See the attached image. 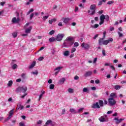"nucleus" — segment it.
<instances>
[{
    "instance_id": "20",
    "label": "nucleus",
    "mask_w": 126,
    "mask_h": 126,
    "mask_svg": "<svg viewBox=\"0 0 126 126\" xmlns=\"http://www.w3.org/2000/svg\"><path fill=\"white\" fill-rule=\"evenodd\" d=\"M35 65H36V62L33 61L31 65L29 66V68H30V69H31V68H33L35 66Z\"/></svg>"
},
{
    "instance_id": "12",
    "label": "nucleus",
    "mask_w": 126,
    "mask_h": 126,
    "mask_svg": "<svg viewBox=\"0 0 126 126\" xmlns=\"http://www.w3.org/2000/svg\"><path fill=\"white\" fill-rule=\"evenodd\" d=\"M92 108H94V109H99L100 106L99 105V103L98 102H97L95 103L92 106Z\"/></svg>"
},
{
    "instance_id": "16",
    "label": "nucleus",
    "mask_w": 126,
    "mask_h": 126,
    "mask_svg": "<svg viewBox=\"0 0 126 126\" xmlns=\"http://www.w3.org/2000/svg\"><path fill=\"white\" fill-rule=\"evenodd\" d=\"M98 103L99 105L100 108V107H104V101H103L102 100H99Z\"/></svg>"
},
{
    "instance_id": "48",
    "label": "nucleus",
    "mask_w": 126,
    "mask_h": 126,
    "mask_svg": "<svg viewBox=\"0 0 126 126\" xmlns=\"http://www.w3.org/2000/svg\"><path fill=\"white\" fill-rule=\"evenodd\" d=\"M110 68H112V70H116V68H115V66L113 65H110Z\"/></svg>"
},
{
    "instance_id": "25",
    "label": "nucleus",
    "mask_w": 126,
    "mask_h": 126,
    "mask_svg": "<svg viewBox=\"0 0 126 126\" xmlns=\"http://www.w3.org/2000/svg\"><path fill=\"white\" fill-rule=\"evenodd\" d=\"M32 74H34V75H38V70H35V71H32L31 72Z\"/></svg>"
},
{
    "instance_id": "52",
    "label": "nucleus",
    "mask_w": 126,
    "mask_h": 126,
    "mask_svg": "<svg viewBox=\"0 0 126 126\" xmlns=\"http://www.w3.org/2000/svg\"><path fill=\"white\" fill-rule=\"evenodd\" d=\"M95 83H96V84H99V83H100V80H99V79H97L95 81Z\"/></svg>"
},
{
    "instance_id": "27",
    "label": "nucleus",
    "mask_w": 126,
    "mask_h": 126,
    "mask_svg": "<svg viewBox=\"0 0 126 126\" xmlns=\"http://www.w3.org/2000/svg\"><path fill=\"white\" fill-rule=\"evenodd\" d=\"M106 21H109L110 20V17H109V15H105V19Z\"/></svg>"
},
{
    "instance_id": "4",
    "label": "nucleus",
    "mask_w": 126,
    "mask_h": 126,
    "mask_svg": "<svg viewBox=\"0 0 126 126\" xmlns=\"http://www.w3.org/2000/svg\"><path fill=\"white\" fill-rule=\"evenodd\" d=\"M63 37H64V34L59 33L56 36V41L61 42V41L63 40Z\"/></svg>"
},
{
    "instance_id": "41",
    "label": "nucleus",
    "mask_w": 126,
    "mask_h": 126,
    "mask_svg": "<svg viewBox=\"0 0 126 126\" xmlns=\"http://www.w3.org/2000/svg\"><path fill=\"white\" fill-rule=\"evenodd\" d=\"M84 110V108H81L80 109H78L77 113H80V112H82Z\"/></svg>"
},
{
    "instance_id": "19",
    "label": "nucleus",
    "mask_w": 126,
    "mask_h": 126,
    "mask_svg": "<svg viewBox=\"0 0 126 126\" xmlns=\"http://www.w3.org/2000/svg\"><path fill=\"white\" fill-rule=\"evenodd\" d=\"M18 21H19V19H16L15 17L13 18L12 19V22H13V23H17Z\"/></svg>"
},
{
    "instance_id": "34",
    "label": "nucleus",
    "mask_w": 126,
    "mask_h": 126,
    "mask_svg": "<svg viewBox=\"0 0 126 126\" xmlns=\"http://www.w3.org/2000/svg\"><path fill=\"white\" fill-rule=\"evenodd\" d=\"M76 51V49L74 47L72 48L71 50V53L72 54L73 53H74Z\"/></svg>"
},
{
    "instance_id": "32",
    "label": "nucleus",
    "mask_w": 126,
    "mask_h": 126,
    "mask_svg": "<svg viewBox=\"0 0 126 126\" xmlns=\"http://www.w3.org/2000/svg\"><path fill=\"white\" fill-rule=\"evenodd\" d=\"M12 115H13V109H12L9 112V116L11 117V116H12Z\"/></svg>"
},
{
    "instance_id": "14",
    "label": "nucleus",
    "mask_w": 126,
    "mask_h": 126,
    "mask_svg": "<svg viewBox=\"0 0 126 126\" xmlns=\"http://www.w3.org/2000/svg\"><path fill=\"white\" fill-rule=\"evenodd\" d=\"M63 22L65 24L68 23V22L70 21V19L69 18H63Z\"/></svg>"
},
{
    "instance_id": "46",
    "label": "nucleus",
    "mask_w": 126,
    "mask_h": 126,
    "mask_svg": "<svg viewBox=\"0 0 126 126\" xmlns=\"http://www.w3.org/2000/svg\"><path fill=\"white\" fill-rule=\"evenodd\" d=\"M48 18H49V16H44L42 18V19L45 21L46 20V19H48Z\"/></svg>"
},
{
    "instance_id": "28",
    "label": "nucleus",
    "mask_w": 126,
    "mask_h": 126,
    "mask_svg": "<svg viewBox=\"0 0 126 126\" xmlns=\"http://www.w3.org/2000/svg\"><path fill=\"white\" fill-rule=\"evenodd\" d=\"M34 11V9L33 8L31 9L28 12H27V15H29L31 12H33Z\"/></svg>"
},
{
    "instance_id": "30",
    "label": "nucleus",
    "mask_w": 126,
    "mask_h": 126,
    "mask_svg": "<svg viewBox=\"0 0 126 126\" xmlns=\"http://www.w3.org/2000/svg\"><path fill=\"white\" fill-rule=\"evenodd\" d=\"M63 68V67H58L55 69V70H58L59 72H60V70Z\"/></svg>"
},
{
    "instance_id": "51",
    "label": "nucleus",
    "mask_w": 126,
    "mask_h": 126,
    "mask_svg": "<svg viewBox=\"0 0 126 126\" xmlns=\"http://www.w3.org/2000/svg\"><path fill=\"white\" fill-rule=\"evenodd\" d=\"M34 16V13H32L30 15V19L32 20L33 17Z\"/></svg>"
},
{
    "instance_id": "55",
    "label": "nucleus",
    "mask_w": 126,
    "mask_h": 126,
    "mask_svg": "<svg viewBox=\"0 0 126 126\" xmlns=\"http://www.w3.org/2000/svg\"><path fill=\"white\" fill-rule=\"evenodd\" d=\"M102 4H103V2L101 0L99 1L98 5H102Z\"/></svg>"
},
{
    "instance_id": "2",
    "label": "nucleus",
    "mask_w": 126,
    "mask_h": 126,
    "mask_svg": "<svg viewBox=\"0 0 126 126\" xmlns=\"http://www.w3.org/2000/svg\"><path fill=\"white\" fill-rule=\"evenodd\" d=\"M26 91H27V87L25 86L22 87H19L18 88L16 89V92H17V93H18L19 92L25 93Z\"/></svg>"
},
{
    "instance_id": "13",
    "label": "nucleus",
    "mask_w": 126,
    "mask_h": 126,
    "mask_svg": "<svg viewBox=\"0 0 126 126\" xmlns=\"http://www.w3.org/2000/svg\"><path fill=\"white\" fill-rule=\"evenodd\" d=\"M103 43H104V38H99L98 40V44L99 46H102V45H103Z\"/></svg>"
},
{
    "instance_id": "57",
    "label": "nucleus",
    "mask_w": 126,
    "mask_h": 126,
    "mask_svg": "<svg viewBox=\"0 0 126 126\" xmlns=\"http://www.w3.org/2000/svg\"><path fill=\"white\" fill-rule=\"evenodd\" d=\"M0 5H1L2 6H3V5H4V4H5V2L3 1V2H1L0 3Z\"/></svg>"
},
{
    "instance_id": "11",
    "label": "nucleus",
    "mask_w": 126,
    "mask_h": 126,
    "mask_svg": "<svg viewBox=\"0 0 126 126\" xmlns=\"http://www.w3.org/2000/svg\"><path fill=\"white\" fill-rule=\"evenodd\" d=\"M23 108H24V106H23V105H21V103L19 102L17 106V108H16V111H17V110H22L23 109Z\"/></svg>"
},
{
    "instance_id": "37",
    "label": "nucleus",
    "mask_w": 126,
    "mask_h": 126,
    "mask_svg": "<svg viewBox=\"0 0 126 126\" xmlns=\"http://www.w3.org/2000/svg\"><path fill=\"white\" fill-rule=\"evenodd\" d=\"M68 92H69V93H73V89H72L71 88L68 89Z\"/></svg>"
},
{
    "instance_id": "40",
    "label": "nucleus",
    "mask_w": 126,
    "mask_h": 126,
    "mask_svg": "<svg viewBox=\"0 0 126 126\" xmlns=\"http://www.w3.org/2000/svg\"><path fill=\"white\" fill-rule=\"evenodd\" d=\"M53 34H55V31L52 30L49 32V35H53Z\"/></svg>"
},
{
    "instance_id": "58",
    "label": "nucleus",
    "mask_w": 126,
    "mask_h": 126,
    "mask_svg": "<svg viewBox=\"0 0 126 126\" xmlns=\"http://www.w3.org/2000/svg\"><path fill=\"white\" fill-rule=\"evenodd\" d=\"M114 2V1H109L107 2V4H112Z\"/></svg>"
},
{
    "instance_id": "17",
    "label": "nucleus",
    "mask_w": 126,
    "mask_h": 126,
    "mask_svg": "<svg viewBox=\"0 0 126 126\" xmlns=\"http://www.w3.org/2000/svg\"><path fill=\"white\" fill-rule=\"evenodd\" d=\"M31 30H32V27H30L28 29H26L25 32L27 34L31 33Z\"/></svg>"
},
{
    "instance_id": "63",
    "label": "nucleus",
    "mask_w": 126,
    "mask_h": 126,
    "mask_svg": "<svg viewBox=\"0 0 126 126\" xmlns=\"http://www.w3.org/2000/svg\"><path fill=\"white\" fill-rule=\"evenodd\" d=\"M103 12H104V11L100 10V11H98V13H99V14H102L103 13Z\"/></svg>"
},
{
    "instance_id": "35",
    "label": "nucleus",
    "mask_w": 126,
    "mask_h": 126,
    "mask_svg": "<svg viewBox=\"0 0 126 126\" xmlns=\"http://www.w3.org/2000/svg\"><path fill=\"white\" fill-rule=\"evenodd\" d=\"M89 90H88V89L87 88H84L83 89V92H88Z\"/></svg>"
},
{
    "instance_id": "22",
    "label": "nucleus",
    "mask_w": 126,
    "mask_h": 126,
    "mask_svg": "<svg viewBox=\"0 0 126 126\" xmlns=\"http://www.w3.org/2000/svg\"><path fill=\"white\" fill-rule=\"evenodd\" d=\"M63 55L64 57H68L69 56V51H65L63 52Z\"/></svg>"
},
{
    "instance_id": "47",
    "label": "nucleus",
    "mask_w": 126,
    "mask_h": 126,
    "mask_svg": "<svg viewBox=\"0 0 126 126\" xmlns=\"http://www.w3.org/2000/svg\"><path fill=\"white\" fill-rule=\"evenodd\" d=\"M118 34L119 37H123V33H122V32H118Z\"/></svg>"
},
{
    "instance_id": "38",
    "label": "nucleus",
    "mask_w": 126,
    "mask_h": 126,
    "mask_svg": "<svg viewBox=\"0 0 126 126\" xmlns=\"http://www.w3.org/2000/svg\"><path fill=\"white\" fill-rule=\"evenodd\" d=\"M108 44H109V43L108 42L107 39L105 40H104L103 45H105V46H107V45H108Z\"/></svg>"
},
{
    "instance_id": "60",
    "label": "nucleus",
    "mask_w": 126,
    "mask_h": 126,
    "mask_svg": "<svg viewBox=\"0 0 126 126\" xmlns=\"http://www.w3.org/2000/svg\"><path fill=\"white\" fill-rule=\"evenodd\" d=\"M25 96H27V94H25L24 95L21 96V98H24Z\"/></svg>"
},
{
    "instance_id": "21",
    "label": "nucleus",
    "mask_w": 126,
    "mask_h": 126,
    "mask_svg": "<svg viewBox=\"0 0 126 126\" xmlns=\"http://www.w3.org/2000/svg\"><path fill=\"white\" fill-rule=\"evenodd\" d=\"M65 81V78H61L59 81V84H63L64 83V82Z\"/></svg>"
},
{
    "instance_id": "43",
    "label": "nucleus",
    "mask_w": 126,
    "mask_h": 126,
    "mask_svg": "<svg viewBox=\"0 0 126 126\" xmlns=\"http://www.w3.org/2000/svg\"><path fill=\"white\" fill-rule=\"evenodd\" d=\"M78 46H79L78 42H76L74 43V47H78Z\"/></svg>"
},
{
    "instance_id": "18",
    "label": "nucleus",
    "mask_w": 126,
    "mask_h": 126,
    "mask_svg": "<svg viewBox=\"0 0 126 126\" xmlns=\"http://www.w3.org/2000/svg\"><path fill=\"white\" fill-rule=\"evenodd\" d=\"M69 112H70V113H71V114H73V115H74L75 114H77V111H76L75 109L73 108H70L69 110Z\"/></svg>"
},
{
    "instance_id": "1",
    "label": "nucleus",
    "mask_w": 126,
    "mask_h": 126,
    "mask_svg": "<svg viewBox=\"0 0 126 126\" xmlns=\"http://www.w3.org/2000/svg\"><path fill=\"white\" fill-rule=\"evenodd\" d=\"M73 44H74L73 37L68 36L64 40L63 45V48H69V47H71Z\"/></svg>"
},
{
    "instance_id": "53",
    "label": "nucleus",
    "mask_w": 126,
    "mask_h": 126,
    "mask_svg": "<svg viewBox=\"0 0 126 126\" xmlns=\"http://www.w3.org/2000/svg\"><path fill=\"white\" fill-rule=\"evenodd\" d=\"M44 60V57H40L38 58V61H39L40 62H41V61H42Z\"/></svg>"
},
{
    "instance_id": "6",
    "label": "nucleus",
    "mask_w": 126,
    "mask_h": 126,
    "mask_svg": "<svg viewBox=\"0 0 126 126\" xmlns=\"http://www.w3.org/2000/svg\"><path fill=\"white\" fill-rule=\"evenodd\" d=\"M107 116L106 115L102 116L98 120L100 123H105V122H107Z\"/></svg>"
},
{
    "instance_id": "33",
    "label": "nucleus",
    "mask_w": 126,
    "mask_h": 126,
    "mask_svg": "<svg viewBox=\"0 0 126 126\" xmlns=\"http://www.w3.org/2000/svg\"><path fill=\"white\" fill-rule=\"evenodd\" d=\"M51 123H52V120H48V121L46 122L45 125H51Z\"/></svg>"
},
{
    "instance_id": "10",
    "label": "nucleus",
    "mask_w": 126,
    "mask_h": 126,
    "mask_svg": "<svg viewBox=\"0 0 126 126\" xmlns=\"http://www.w3.org/2000/svg\"><path fill=\"white\" fill-rule=\"evenodd\" d=\"M92 71H88L84 74V76L85 77H88V76H91V75H92Z\"/></svg>"
},
{
    "instance_id": "39",
    "label": "nucleus",
    "mask_w": 126,
    "mask_h": 126,
    "mask_svg": "<svg viewBox=\"0 0 126 126\" xmlns=\"http://www.w3.org/2000/svg\"><path fill=\"white\" fill-rule=\"evenodd\" d=\"M50 89H54V88H55V85L52 84L50 85Z\"/></svg>"
},
{
    "instance_id": "61",
    "label": "nucleus",
    "mask_w": 126,
    "mask_h": 126,
    "mask_svg": "<svg viewBox=\"0 0 126 126\" xmlns=\"http://www.w3.org/2000/svg\"><path fill=\"white\" fill-rule=\"evenodd\" d=\"M51 126H54L56 124L54 122H53V121H51V123H50Z\"/></svg>"
},
{
    "instance_id": "59",
    "label": "nucleus",
    "mask_w": 126,
    "mask_h": 126,
    "mask_svg": "<svg viewBox=\"0 0 126 126\" xmlns=\"http://www.w3.org/2000/svg\"><path fill=\"white\" fill-rule=\"evenodd\" d=\"M97 58H94L93 61V63H95L97 62Z\"/></svg>"
},
{
    "instance_id": "23",
    "label": "nucleus",
    "mask_w": 126,
    "mask_h": 126,
    "mask_svg": "<svg viewBox=\"0 0 126 126\" xmlns=\"http://www.w3.org/2000/svg\"><path fill=\"white\" fill-rule=\"evenodd\" d=\"M13 83V82L12 81V80L9 81V82L7 84V86H8L9 87H10V86H11V85H12Z\"/></svg>"
},
{
    "instance_id": "42",
    "label": "nucleus",
    "mask_w": 126,
    "mask_h": 126,
    "mask_svg": "<svg viewBox=\"0 0 126 126\" xmlns=\"http://www.w3.org/2000/svg\"><path fill=\"white\" fill-rule=\"evenodd\" d=\"M16 67H17V64H16L13 65L12 66V68H13V69H15V68H16Z\"/></svg>"
},
{
    "instance_id": "8",
    "label": "nucleus",
    "mask_w": 126,
    "mask_h": 126,
    "mask_svg": "<svg viewBox=\"0 0 126 126\" xmlns=\"http://www.w3.org/2000/svg\"><path fill=\"white\" fill-rule=\"evenodd\" d=\"M100 20L99 22V25H102V24H104V22H105V15L102 14L100 16Z\"/></svg>"
},
{
    "instance_id": "29",
    "label": "nucleus",
    "mask_w": 126,
    "mask_h": 126,
    "mask_svg": "<svg viewBox=\"0 0 126 126\" xmlns=\"http://www.w3.org/2000/svg\"><path fill=\"white\" fill-rule=\"evenodd\" d=\"M110 97H111V98H113V97H115V98H116L117 95H116V94L112 93L110 94Z\"/></svg>"
},
{
    "instance_id": "50",
    "label": "nucleus",
    "mask_w": 126,
    "mask_h": 126,
    "mask_svg": "<svg viewBox=\"0 0 126 126\" xmlns=\"http://www.w3.org/2000/svg\"><path fill=\"white\" fill-rule=\"evenodd\" d=\"M43 97V94H41L39 96L38 101H41V99H42V97Z\"/></svg>"
},
{
    "instance_id": "24",
    "label": "nucleus",
    "mask_w": 126,
    "mask_h": 126,
    "mask_svg": "<svg viewBox=\"0 0 126 126\" xmlns=\"http://www.w3.org/2000/svg\"><path fill=\"white\" fill-rule=\"evenodd\" d=\"M114 41V39H113L112 37H110L107 39V42L109 43H111V42H113Z\"/></svg>"
},
{
    "instance_id": "31",
    "label": "nucleus",
    "mask_w": 126,
    "mask_h": 126,
    "mask_svg": "<svg viewBox=\"0 0 126 126\" xmlns=\"http://www.w3.org/2000/svg\"><path fill=\"white\" fill-rule=\"evenodd\" d=\"M12 36L13 38H16L17 37V32H15L12 33Z\"/></svg>"
},
{
    "instance_id": "62",
    "label": "nucleus",
    "mask_w": 126,
    "mask_h": 126,
    "mask_svg": "<svg viewBox=\"0 0 126 126\" xmlns=\"http://www.w3.org/2000/svg\"><path fill=\"white\" fill-rule=\"evenodd\" d=\"M53 83V81L52 80V79H49L48 80V83H49V84H51V83Z\"/></svg>"
},
{
    "instance_id": "26",
    "label": "nucleus",
    "mask_w": 126,
    "mask_h": 126,
    "mask_svg": "<svg viewBox=\"0 0 126 126\" xmlns=\"http://www.w3.org/2000/svg\"><path fill=\"white\" fill-rule=\"evenodd\" d=\"M114 88L115 89H116V90H119V89H121V86H120L119 85H116L114 86Z\"/></svg>"
},
{
    "instance_id": "15",
    "label": "nucleus",
    "mask_w": 126,
    "mask_h": 126,
    "mask_svg": "<svg viewBox=\"0 0 126 126\" xmlns=\"http://www.w3.org/2000/svg\"><path fill=\"white\" fill-rule=\"evenodd\" d=\"M49 41L50 43H53L54 42H56L57 41V38L54 37L50 38Z\"/></svg>"
},
{
    "instance_id": "36",
    "label": "nucleus",
    "mask_w": 126,
    "mask_h": 126,
    "mask_svg": "<svg viewBox=\"0 0 126 126\" xmlns=\"http://www.w3.org/2000/svg\"><path fill=\"white\" fill-rule=\"evenodd\" d=\"M92 28H94V29H96V28H98L99 27L98 24H95L94 26H92Z\"/></svg>"
},
{
    "instance_id": "54",
    "label": "nucleus",
    "mask_w": 126,
    "mask_h": 126,
    "mask_svg": "<svg viewBox=\"0 0 126 126\" xmlns=\"http://www.w3.org/2000/svg\"><path fill=\"white\" fill-rule=\"evenodd\" d=\"M102 55L104 56H106V51L105 50H102Z\"/></svg>"
},
{
    "instance_id": "7",
    "label": "nucleus",
    "mask_w": 126,
    "mask_h": 126,
    "mask_svg": "<svg viewBox=\"0 0 126 126\" xmlns=\"http://www.w3.org/2000/svg\"><path fill=\"white\" fill-rule=\"evenodd\" d=\"M108 102L109 103L110 106H114L116 104V101L114 98H110L108 99Z\"/></svg>"
},
{
    "instance_id": "45",
    "label": "nucleus",
    "mask_w": 126,
    "mask_h": 126,
    "mask_svg": "<svg viewBox=\"0 0 126 126\" xmlns=\"http://www.w3.org/2000/svg\"><path fill=\"white\" fill-rule=\"evenodd\" d=\"M19 126H25V124H24V123L23 122H20L19 124Z\"/></svg>"
},
{
    "instance_id": "64",
    "label": "nucleus",
    "mask_w": 126,
    "mask_h": 126,
    "mask_svg": "<svg viewBox=\"0 0 126 126\" xmlns=\"http://www.w3.org/2000/svg\"><path fill=\"white\" fill-rule=\"evenodd\" d=\"M91 89H92V90L95 91V90H96V87H93L91 88Z\"/></svg>"
},
{
    "instance_id": "49",
    "label": "nucleus",
    "mask_w": 126,
    "mask_h": 126,
    "mask_svg": "<svg viewBox=\"0 0 126 126\" xmlns=\"http://www.w3.org/2000/svg\"><path fill=\"white\" fill-rule=\"evenodd\" d=\"M79 79V77H78V76H77V75L75 76L74 77V79L75 80H78V79Z\"/></svg>"
},
{
    "instance_id": "9",
    "label": "nucleus",
    "mask_w": 126,
    "mask_h": 126,
    "mask_svg": "<svg viewBox=\"0 0 126 126\" xmlns=\"http://www.w3.org/2000/svg\"><path fill=\"white\" fill-rule=\"evenodd\" d=\"M124 119H119V118L116 117L114 118V121H116V124L117 125H119V124H121V123H122V121H124Z\"/></svg>"
},
{
    "instance_id": "44",
    "label": "nucleus",
    "mask_w": 126,
    "mask_h": 126,
    "mask_svg": "<svg viewBox=\"0 0 126 126\" xmlns=\"http://www.w3.org/2000/svg\"><path fill=\"white\" fill-rule=\"evenodd\" d=\"M10 119H11V116L9 115L8 117L7 118V119L5 120V122H7V121L10 120Z\"/></svg>"
},
{
    "instance_id": "56",
    "label": "nucleus",
    "mask_w": 126,
    "mask_h": 126,
    "mask_svg": "<svg viewBox=\"0 0 126 126\" xmlns=\"http://www.w3.org/2000/svg\"><path fill=\"white\" fill-rule=\"evenodd\" d=\"M104 65L105 66H110L111 65V63H105Z\"/></svg>"
},
{
    "instance_id": "5",
    "label": "nucleus",
    "mask_w": 126,
    "mask_h": 126,
    "mask_svg": "<svg viewBox=\"0 0 126 126\" xmlns=\"http://www.w3.org/2000/svg\"><path fill=\"white\" fill-rule=\"evenodd\" d=\"M81 46L82 48H84L85 50H89L90 48V44L85 43V42H83Z\"/></svg>"
},
{
    "instance_id": "3",
    "label": "nucleus",
    "mask_w": 126,
    "mask_h": 126,
    "mask_svg": "<svg viewBox=\"0 0 126 126\" xmlns=\"http://www.w3.org/2000/svg\"><path fill=\"white\" fill-rule=\"evenodd\" d=\"M90 9L93 10L92 13L90 14V15H94L96 12V4H92L90 7Z\"/></svg>"
}]
</instances>
